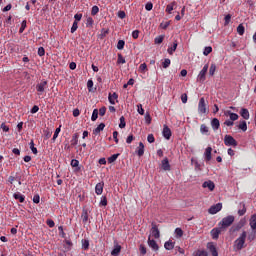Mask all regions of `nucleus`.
<instances>
[{"label":"nucleus","mask_w":256,"mask_h":256,"mask_svg":"<svg viewBox=\"0 0 256 256\" xmlns=\"http://www.w3.org/2000/svg\"><path fill=\"white\" fill-rule=\"evenodd\" d=\"M247 239V232L243 231L241 235L234 241V249L241 251L245 247V240Z\"/></svg>","instance_id":"obj_1"},{"label":"nucleus","mask_w":256,"mask_h":256,"mask_svg":"<svg viewBox=\"0 0 256 256\" xmlns=\"http://www.w3.org/2000/svg\"><path fill=\"white\" fill-rule=\"evenodd\" d=\"M235 222V216L229 215L227 217H224L218 224V227L226 231L228 227H231L233 223Z\"/></svg>","instance_id":"obj_2"},{"label":"nucleus","mask_w":256,"mask_h":256,"mask_svg":"<svg viewBox=\"0 0 256 256\" xmlns=\"http://www.w3.org/2000/svg\"><path fill=\"white\" fill-rule=\"evenodd\" d=\"M209 71V64L204 65L202 70L199 72L197 76V81L200 83H205L207 72Z\"/></svg>","instance_id":"obj_3"},{"label":"nucleus","mask_w":256,"mask_h":256,"mask_svg":"<svg viewBox=\"0 0 256 256\" xmlns=\"http://www.w3.org/2000/svg\"><path fill=\"white\" fill-rule=\"evenodd\" d=\"M224 145H226V147H237V140H235L231 135H225Z\"/></svg>","instance_id":"obj_4"},{"label":"nucleus","mask_w":256,"mask_h":256,"mask_svg":"<svg viewBox=\"0 0 256 256\" xmlns=\"http://www.w3.org/2000/svg\"><path fill=\"white\" fill-rule=\"evenodd\" d=\"M198 113L200 115H205V113H207V104H205V98H200L199 100Z\"/></svg>","instance_id":"obj_5"},{"label":"nucleus","mask_w":256,"mask_h":256,"mask_svg":"<svg viewBox=\"0 0 256 256\" xmlns=\"http://www.w3.org/2000/svg\"><path fill=\"white\" fill-rule=\"evenodd\" d=\"M151 237H154V239H159V237H161V232H159V228L155 223H152V228L150 230V238Z\"/></svg>","instance_id":"obj_6"},{"label":"nucleus","mask_w":256,"mask_h":256,"mask_svg":"<svg viewBox=\"0 0 256 256\" xmlns=\"http://www.w3.org/2000/svg\"><path fill=\"white\" fill-rule=\"evenodd\" d=\"M221 209H223V204L217 203L216 205H213L208 209V213L210 215H216V213H219V211H221Z\"/></svg>","instance_id":"obj_7"},{"label":"nucleus","mask_w":256,"mask_h":256,"mask_svg":"<svg viewBox=\"0 0 256 256\" xmlns=\"http://www.w3.org/2000/svg\"><path fill=\"white\" fill-rule=\"evenodd\" d=\"M222 231H224V230L220 226L218 228H213L211 230L212 239H219V235H221Z\"/></svg>","instance_id":"obj_8"},{"label":"nucleus","mask_w":256,"mask_h":256,"mask_svg":"<svg viewBox=\"0 0 256 256\" xmlns=\"http://www.w3.org/2000/svg\"><path fill=\"white\" fill-rule=\"evenodd\" d=\"M162 135H163L164 139H167V141H169V139H171L172 133H171V129L169 128V126L164 125Z\"/></svg>","instance_id":"obj_9"},{"label":"nucleus","mask_w":256,"mask_h":256,"mask_svg":"<svg viewBox=\"0 0 256 256\" xmlns=\"http://www.w3.org/2000/svg\"><path fill=\"white\" fill-rule=\"evenodd\" d=\"M202 187L204 189H209V191H214L215 189V183L211 180H208V181H205L203 184H202Z\"/></svg>","instance_id":"obj_10"},{"label":"nucleus","mask_w":256,"mask_h":256,"mask_svg":"<svg viewBox=\"0 0 256 256\" xmlns=\"http://www.w3.org/2000/svg\"><path fill=\"white\" fill-rule=\"evenodd\" d=\"M47 87V81L43 80L36 85V90L38 93H43Z\"/></svg>","instance_id":"obj_11"},{"label":"nucleus","mask_w":256,"mask_h":256,"mask_svg":"<svg viewBox=\"0 0 256 256\" xmlns=\"http://www.w3.org/2000/svg\"><path fill=\"white\" fill-rule=\"evenodd\" d=\"M148 245L153 251H159V245L155 240L151 239V236L148 237Z\"/></svg>","instance_id":"obj_12"},{"label":"nucleus","mask_w":256,"mask_h":256,"mask_svg":"<svg viewBox=\"0 0 256 256\" xmlns=\"http://www.w3.org/2000/svg\"><path fill=\"white\" fill-rule=\"evenodd\" d=\"M103 187H105L104 182H99L95 186V193L96 195H102L103 194Z\"/></svg>","instance_id":"obj_13"},{"label":"nucleus","mask_w":256,"mask_h":256,"mask_svg":"<svg viewBox=\"0 0 256 256\" xmlns=\"http://www.w3.org/2000/svg\"><path fill=\"white\" fill-rule=\"evenodd\" d=\"M136 153L138 157H143V155H145V145L143 144V142L139 143Z\"/></svg>","instance_id":"obj_14"},{"label":"nucleus","mask_w":256,"mask_h":256,"mask_svg":"<svg viewBox=\"0 0 256 256\" xmlns=\"http://www.w3.org/2000/svg\"><path fill=\"white\" fill-rule=\"evenodd\" d=\"M211 127L213 131H217L219 127H221V123L219 122V119L213 118L211 121Z\"/></svg>","instance_id":"obj_15"},{"label":"nucleus","mask_w":256,"mask_h":256,"mask_svg":"<svg viewBox=\"0 0 256 256\" xmlns=\"http://www.w3.org/2000/svg\"><path fill=\"white\" fill-rule=\"evenodd\" d=\"M249 225L252 231H256V214H253L249 219Z\"/></svg>","instance_id":"obj_16"},{"label":"nucleus","mask_w":256,"mask_h":256,"mask_svg":"<svg viewBox=\"0 0 256 256\" xmlns=\"http://www.w3.org/2000/svg\"><path fill=\"white\" fill-rule=\"evenodd\" d=\"M14 199L19 201V203H25V195L21 194L20 192H16L13 194Z\"/></svg>","instance_id":"obj_17"},{"label":"nucleus","mask_w":256,"mask_h":256,"mask_svg":"<svg viewBox=\"0 0 256 256\" xmlns=\"http://www.w3.org/2000/svg\"><path fill=\"white\" fill-rule=\"evenodd\" d=\"M213 151V148L207 147L204 152V159L205 161H211V153Z\"/></svg>","instance_id":"obj_18"},{"label":"nucleus","mask_w":256,"mask_h":256,"mask_svg":"<svg viewBox=\"0 0 256 256\" xmlns=\"http://www.w3.org/2000/svg\"><path fill=\"white\" fill-rule=\"evenodd\" d=\"M118 97L119 96L115 92L113 94H109L108 96L109 103H111V105H115V103H117Z\"/></svg>","instance_id":"obj_19"},{"label":"nucleus","mask_w":256,"mask_h":256,"mask_svg":"<svg viewBox=\"0 0 256 256\" xmlns=\"http://www.w3.org/2000/svg\"><path fill=\"white\" fill-rule=\"evenodd\" d=\"M162 169L164 171H171V165L169 164V159L165 158L162 160Z\"/></svg>","instance_id":"obj_20"},{"label":"nucleus","mask_w":256,"mask_h":256,"mask_svg":"<svg viewBox=\"0 0 256 256\" xmlns=\"http://www.w3.org/2000/svg\"><path fill=\"white\" fill-rule=\"evenodd\" d=\"M240 115H241V117H243V119L249 120L250 114H249V110L247 108H242L240 110Z\"/></svg>","instance_id":"obj_21"},{"label":"nucleus","mask_w":256,"mask_h":256,"mask_svg":"<svg viewBox=\"0 0 256 256\" xmlns=\"http://www.w3.org/2000/svg\"><path fill=\"white\" fill-rule=\"evenodd\" d=\"M164 248L166 249V251H171L175 249V243H173V241H167L164 244Z\"/></svg>","instance_id":"obj_22"},{"label":"nucleus","mask_w":256,"mask_h":256,"mask_svg":"<svg viewBox=\"0 0 256 256\" xmlns=\"http://www.w3.org/2000/svg\"><path fill=\"white\" fill-rule=\"evenodd\" d=\"M103 129H105V123L99 124L98 127L93 130V134L99 135V133H101V131H103Z\"/></svg>","instance_id":"obj_23"},{"label":"nucleus","mask_w":256,"mask_h":256,"mask_svg":"<svg viewBox=\"0 0 256 256\" xmlns=\"http://www.w3.org/2000/svg\"><path fill=\"white\" fill-rule=\"evenodd\" d=\"M226 115L230 117V121H237L239 119V115L237 113H233L231 111H227Z\"/></svg>","instance_id":"obj_24"},{"label":"nucleus","mask_w":256,"mask_h":256,"mask_svg":"<svg viewBox=\"0 0 256 256\" xmlns=\"http://www.w3.org/2000/svg\"><path fill=\"white\" fill-rule=\"evenodd\" d=\"M119 253H121V245L116 244L114 249L111 251V255L117 256Z\"/></svg>","instance_id":"obj_25"},{"label":"nucleus","mask_w":256,"mask_h":256,"mask_svg":"<svg viewBox=\"0 0 256 256\" xmlns=\"http://www.w3.org/2000/svg\"><path fill=\"white\" fill-rule=\"evenodd\" d=\"M71 167H75V171L79 172L81 171V167H79V160L73 159L71 161Z\"/></svg>","instance_id":"obj_26"},{"label":"nucleus","mask_w":256,"mask_h":256,"mask_svg":"<svg viewBox=\"0 0 256 256\" xmlns=\"http://www.w3.org/2000/svg\"><path fill=\"white\" fill-rule=\"evenodd\" d=\"M215 71H217V65H215V63H212L209 68V76L213 77V75H215Z\"/></svg>","instance_id":"obj_27"},{"label":"nucleus","mask_w":256,"mask_h":256,"mask_svg":"<svg viewBox=\"0 0 256 256\" xmlns=\"http://www.w3.org/2000/svg\"><path fill=\"white\" fill-rule=\"evenodd\" d=\"M238 129L241 131H247V122L245 120L240 121Z\"/></svg>","instance_id":"obj_28"},{"label":"nucleus","mask_w":256,"mask_h":256,"mask_svg":"<svg viewBox=\"0 0 256 256\" xmlns=\"http://www.w3.org/2000/svg\"><path fill=\"white\" fill-rule=\"evenodd\" d=\"M79 143V134H74L72 136L71 145L75 147Z\"/></svg>","instance_id":"obj_29"},{"label":"nucleus","mask_w":256,"mask_h":256,"mask_svg":"<svg viewBox=\"0 0 256 256\" xmlns=\"http://www.w3.org/2000/svg\"><path fill=\"white\" fill-rule=\"evenodd\" d=\"M200 132L202 133V135H207V133H209V127H207V125L202 124L200 126Z\"/></svg>","instance_id":"obj_30"},{"label":"nucleus","mask_w":256,"mask_h":256,"mask_svg":"<svg viewBox=\"0 0 256 256\" xmlns=\"http://www.w3.org/2000/svg\"><path fill=\"white\" fill-rule=\"evenodd\" d=\"M169 55H173L174 51H177V42H174L171 47L167 49Z\"/></svg>","instance_id":"obj_31"},{"label":"nucleus","mask_w":256,"mask_h":256,"mask_svg":"<svg viewBox=\"0 0 256 256\" xmlns=\"http://www.w3.org/2000/svg\"><path fill=\"white\" fill-rule=\"evenodd\" d=\"M192 165L195 167V171H201V164L195 159L191 160Z\"/></svg>","instance_id":"obj_32"},{"label":"nucleus","mask_w":256,"mask_h":256,"mask_svg":"<svg viewBox=\"0 0 256 256\" xmlns=\"http://www.w3.org/2000/svg\"><path fill=\"white\" fill-rule=\"evenodd\" d=\"M174 233L177 239H181V237H183V230L181 228H176Z\"/></svg>","instance_id":"obj_33"},{"label":"nucleus","mask_w":256,"mask_h":256,"mask_svg":"<svg viewBox=\"0 0 256 256\" xmlns=\"http://www.w3.org/2000/svg\"><path fill=\"white\" fill-rule=\"evenodd\" d=\"M175 5H176L175 2L168 4L166 7V13H169V15H171Z\"/></svg>","instance_id":"obj_34"},{"label":"nucleus","mask_w":256,"mask_h":256,"mask_svg":"<svg viewBox=\"0 0 256 256\" xmlns=\"http://www.w3.org/2000/svg\"><path fill=\"white\" fill-rule=\"evenodd\" d=\"M163 39H165V36H163V35L157 36L154 39L155 45H161V43H163Z\"/></svg>","instance_id":"obj_35"},{"label":"nucleus","mask_w":256,"mask_h":256,"mask_svg":"<svg viewBox=\"0 0 256 256\" xmlns=\"http://www.w3.org/2000/svg\"><path fill=\"white\" fill-rule=\"evenodd\" d=\"M255 239H256V230H252L248 234V241H255Z\"/></svg>","instance_id":"obj_36"},{"label":"nucleus","mask_w":256,"mask_h":256,"mask_svg":"<svg viewBox=\"0 0 256 256\" xmlns=\"http://www.w3.org/2000/svg\"><path fill=\"white\" fill-rule=\"evenodd\" d=\"M237 33H238V35H244L245 34V26H243V24L238 25Z\"/></svg>","instance_id":"obj_37"},{"label":"nucleus","mask_w":256,"mask_h":256,"mask_svg":"<svg viewBox=\"0 0 256 256\" xmlns=\"http://www.w3.org/2000/svg\"><path fill=\"white\" fill-rule=\"evenodd\" d=\"M98 117H99V110L94 109L91 116V121H97Z\"/></svg>","instance_id":"obj_38"},{"label":"nucleus","mask_w":256,"mask_h":256,"mask_svg":"<svg viewBox=\"0 0 256 256\" xmlns=\"http://www.w3.org/2000/svg\"><path fill=\"white\" fill-rule=\"evenodd\" d=\"M126 126H127V123L125 122V116H121L119 127H120V129H125Z\"/></svg>","instance_id":"obj_39"},{"label":"nucleus","mask_w":256,"mask_h":256,"mask_svg":"<svg viewBox=\"0 0 256 256\" xmlns=\"http://www.w3.org/2000/svg\"><path fill=\"white\" fill-rule=\"evenodd\" d=\"M118 157H119V154H113L112 156H110L108 158V163H115V161H117Z\"/></svg>","instance_id":"obj_40"},{"label":"nucleus","mask_w":256,"mask_h":256,"mask_svg":"<svg viewBox=\"0 0 256 256\" xmlns=\"http://www.w3.org/2000/svg\"><path fill=\"white\" fill-rule=\"evenodd\" d=\"M212 51H213V48L211 46H207L204 48L203 55H205V57H207V55L212 53Z\"/></svg>","instance_id":"obj_41"},{"label":"nucleus","mask_w":256,"mask_h":256,"mask_svg":"<svg viewBox=\"0 0 256 256\" xmlns=\"http://www.w3.org/2000/svg\"><path fill=\"white\" fill-rule=\"evenodd\" d=\"M169 65H171V59H169V58L164 59V61L162 63V67L164 69H167L169 67Z\"/></svg>","instance_id":"obj_42"},{"label":"nucleus","mask_w":256,"mask_h":256,"mask_svg":"<svg viewBox=\"0 0 256 256\" xmlns=\"http://www.w3.org/2000/svg\"><path fill=\"white\" fill-rule=\"evenodd\" d=\"M245 213H247V208H245V204H242V209L238 210V215L240 217H243V215H245Z\"/></svg>","instance_id":"obj_43"},{"label":"nucleus","mask_w":256,"mask_h":256,"mask_svg":"<svg viewBox=\"0 0 256 256\" xmlns=\"http://www.w3.org/2000/svg\"><path fill=\"white\" fill-rule=\"evenodd\" d=\"M81 217H82L83 223H87V221H89V214L87 213V211H83Z\"/></svg>","instance_id":"obj_44"},{"label":"nucleus","mask_w":256,"mask_h":256,"mask_svg":"<svg viewBox=\"0 0 256 256\" xmlns=\"http://www.w3.org/2000/svg\"><path fill=\"white\" fill-rule=\"evenodd\" d=\"M59 133H61V127L56 128L52 141H56V139L59 137Z\"/></svg>","instance_id":"obj_45"},{"label":"nucleus","mask_w":256,"mask_h":256,"mask_svg":"<svg viewBox=\"0 0 256 256\" xmlns=\"http://www.w3.org/2000/svg\"><path fill=\"white\" fill-rule=\"evenodd\" d=\"M125 47V41L124 40H119L117 43V49H119V51L123 50Z\"/></svg>","instance_id":"obj_46"},{"label":"nucleus","mask_w":256,"mask_h":256,"mask_svg":"<svg viewBox=\"0 0 256 256\" xmlns=\"http://www.w3.org/2000/svg\"><path fill=\"white\" fill-rule=\"evenodd\" d=\"M29 145H30V149H31L32 153L34 155H37V148L35 147V143L33 142V140H31Z\"/></svg>","instance_id":"obj_47"},{"label":"nucleus","mask_w":256,"mask_h":256,"mask_svg":"<svg viewBox=\"0 0 256 256\" xmlns=\"http://www.w3.org/2000/svg\"><path fill=\"white\" fill-rule=\"evenodd\" d=\"M137 112L139 113V115H145V109H143L142 104L137 105Z\"/></svg>","instance_id":"obj_48"},{"label":"nucleus","mask_w":256,"mask_h":256,"mask_svg":"<svg viewBox=\"0 0 256 256\" xmlns=\"http://www.w3.org/2000/svg\"><path fill=\"white\" fill-rule=\"evenodd\" d=\"M82 249H84V251L89 249V240H82Z\"/></svg>","instance_id":"obj_49"},{"label":"nucleus","mask_w":256,"mask_h":256,"mask_svg":"<svg viewBox=\"0 0 256 256\" xmlns=\"http://www.w3.org/2000/svg\"><path fill=\"white\" fill-rule=\"evenodd\" d=\"M100 206L101 207H107V197H105V196L101 197Z\"/></svg>","instance_id":"obj_50"},{"label":"nucleus","mask_w":256,"mask_h":256,"mask_svg":"<svg viewBox=\"0 0 256 256\" xmlns=\"http://www.w3.org/2000/svg\"><path fill=\"white\" fill-rule=\"evenodd\" d=\"M26 27H27V20H24L21 23V27L19 29V33H23V31H25Z\"/></svg>","instance_id":"obj_51"},{"label":"nucleus","mask_w":256,"mask_h":256,"mask_svg":"<svg viewBox=\"0 0 256 256\" xmlns=\"http://www.w3.org/2000/svg\"><path fill=\"white\" fill-rule=\"evenodd\" d=\"M77 29H79V25L77 23V21H74L71 27V33H75V31H77Z\"/></svg>","instance_id":"obj_52"},{"label":"nucleus","mask_w":256,"mask_h":256,"mask_svg":"<svg viewBox=\"0 0 256 256\" xmlns=\"http://www.w3.org/2000/svg\"><path fill=\"white\" fill-rule=\"evenodd\" d=\"M139 71H140V73H145V71H147V64L146 63H142L139 66Z\"/></svg>","instance_id":"obj_53"},{"label":"nucleus","mask_w":256,"mask_h":256,"mask_svg":"<svg viewBox=\"0 0 256 256\" xmlns=\"http://www.w3.org/2000/svg\"><path fill=\"white\" fill-rule=\"evenodd\" d=\"M145 122L147 123V125H151V115L149 114V112L145 114Z\"/></svg>","instance_id":"obj_54"},{"label":"nucleus","mask_w":256,"mask_h":256,"mask_svg":"<svg viewBox=\"0 0 256 256\" xmlns=\"http://www.w3.org/2000/svg\"><path fill=\"white\" fill-rule=\"evenodd\" d=\"M207 251L205 250H198L195 254V256H207Z\"/></svg>","instance_id":"obj_55"},{"label":"nucleus","mask_w":256,"mask_h":256,"mask_svg":"<svg viewBox=\"0 0 256 256\" xmlns=\"http://www.w3.org/2000/svg\"><path fill=\"white\" fill-rule=\"evenodd\" d=\"M99 115H100V117H103V116H105V113H107V108H105V107H101L100 109H99Z\"/></svg>","instance_id":"obj_56"},{"label":"nucleus","mask_w":256,"mask_h":256,"mask_svg":"<svg viewBox=\"0 0 256 256\" xmlns=\"http://www.w3.org/2000/svg\"><path fill=\"white\" fill-rule=\"evenodd\" d=\"M224 125H226V127H233V125H235V122L229 119L224 122Z\"/></svg>","instance_id":"obj_57"},{"label":"nucleus","mask_w":256,"mask_h":256,"mask_svg":"<svg viewBox=\"0 0 256 256\" xmlns=\"http://www.w3.org/2000/svg\"><path fill=\"white\" fill-rule=\"evenodd\" d=\"M224 25H228L229 23H231V14H227L224 18Z\"/></svg>","instance_id":"obj_58"},{"label":"nucleus","mask_w":256,"mask_h":256,"mask_svg":"<svg viewBox=\"0 0 256 256\" xmlns=\"http://www.w3.org/2000/svg\"><path fill=\"white\" fill-rule=\"evenodd\" d=\"M97 13H99V7L93 6L91 10V15H97Z\"/></svg>","instance_id":"obj_59"},{"label":"nucleus","mask_w":256,"mask_h":256,"mask_svg":"<svg viewBox=\"0 0 256 256\" xmlns=\"http://www.w3.org/2000/svg\"><path fill=\"white\" fill-rule=\"evenodd\" d=\"M38 55H39V57H43L45 55V48L39 47L38 48Z\"/></svg>","instance_id":"obj_60"},{"label":"nucleus","mask_w":256,"mask_h":256,"mask_svg":"<svg viewBox=\"0 0 256 256\" xmlns=\"http://www.w3.org/2000/svg\"><path fill=\"white\" fill-rule=\"evenodd\" d=\"M118 63L125 64V58L121 54H118Z\"/></svg>","instance_id":"obj_61"},{"label":"nucleus","mask_w":256,"mask_h":256,"mask_svg":"<svg viewBox=\"0 0 256 256\" xmlns=\"http://www.w3.org/2000/svg\"><path fill=\"white\" fill-rule=\"evenodd\" d=\"M169 25H171V22H162L160 24L161 29H167V27H169Z\"/></svg>","instance_id":"obj_62"},{"label":"nucleus","mask_w":256,"mask_h":256,"mask_svg":"<svg viewBox=\"0 0 256 256\" xmlns=\"http://www.w3.org/2000/svg\"><path fill=\"white\" fill-rule=\"evenodd\" d=\"M145 9H146V11H151V10L153 9V3L148 2V3L145 5Z\"/></svg>","instance_id":"obj_63"},{"label":"nucleus","mask_w":256,"mask_h":256,"mask_svg":"<svg viewBox=\"0 0 256 256\" xmlns=\"http://www.w3.org/2000/svg\"><path fill=\"white\" fill-rule=\"evenodd\" d=\"M118 17L119 19H125V17H127V14H125V11H119Z\"/></svg>","instance_id":"obj_64"}]
</instances>
